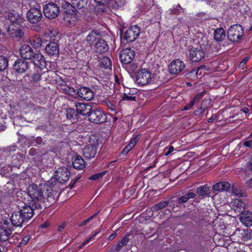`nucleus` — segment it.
Segmentation results:
<instances>
[{
    "mask_svg": "<svg viewBox=\"0 0 252 252\" xmlns=\"http://www.w3.org/2000/svg\"><path fill=\"white\" fill-rule=\"evenodd\" d=\"M140 30L137 26H133L129 28L125 32L124 39L127 42H131L134 41L139 36Z\"/></svg>",
    "mask_w": 252,
    "mask_h": 252,
    "instance_id": "obj_9",
    "label": "nucleus"
},
{
    "mask_svg": "<svg viewBox=\"0 0 252 252\" xmlns=\"http://www.w3.org/2000/svg\"><path fill=\"white\" fill-rule=\"evenodd\" d=\"M88 118L90 122L97 124H102L107 120L106 115L100 109H92Z\"/></svg>",
    "mask_w": 252,
    "mask_h": 252,
    "instance_id": "obj_5",
    "label": "nucleus"
},
{
    "mask_svg": "<svg viewBox=\"0 0 252 252\" xmlns=\"http://www.w3.org/2000/svg\"><path fill=\"white\" fill-rule=\"evenodd\" d=\"M97 213L94 214L92 216L90 217L89 218L87 219L86 220H84L85 222L86 223V224L89 223L90 221L92 220V219L96 215Z\"/></svg>",
    "mask_w": 252,
    "mask_h": 252,
    "instance_id": "obj_63",
    "label": "nucleus"
},
{
    "mask_svg": "<svg viewBox=\"0 0 252 252\" xmlns=\"http://www.w3.org/2000/svg\"><path fill=\"white\" fill-rule=\"evenodd\" d=\"M151 80V74L145 68L140 69L136 76V81L139 85L144 86L148 84Z\"/></svg>",
    "mask_w": 252,
    "mask_h": 252,
    "instance_id": "obj_10",
    "label": "nucleus"
},
{
    "mask_svg": "<svg viewBox=\"0 0 252 252\" xmlns=\"http://www.w3.org/2000/svg\"><path fill=\"white\" fill-rule=\"evenodd\" d=\"M71 2L75 8L81 9L87 5V0H71Z\"/></svg>",
    "mask_w": 252,
    "mask_h": 252,
    "instance_id": "obj_37",
    "label": "nucleus"
},
{
    "mask_svg": "<svg viewBox=\"0 0 252 252\" xmlns=\"http://www.w3.org/2000/svg\"><path fill=\"white\" fill-rule=\"evenodd\" d=\"M11 234V230L5 226L0 227V241H5Z\"/></svg>",
    "mask_w": 252,
    "mask_h": 252,
    "instance_id": "obj_30",
    "label": "nucleus"
},
{
    "mask_svg": "<svg viewBox=\"0 0 252 252\" xmlns=\"http://www.w3.org/2000/svg\"><path fill=\"white\" fill-rule=\"evenodd\" d=\"M244 145L248 147H251L252 145V140H249L246 141L244 143Z\"/></svg>",
    "mask_w": 252,
    "mask_h": 252,
    "instance_id": "obj_60",
    "label": "nucleus"
},
{
    "mask_svg": "<svg viewBox=\"0 0 252 252\" xmlns=\"http://www.w3.org/2000/svg\"><path fill=\"white\" fill-rule=\"evenodd\" d=\"M70 173L66 167L59 168L56 171V180L60 183H63L69 179Z\"/></svg>",
    "mask_w": 252,
    "mask_h": 252,
    "instance_id": "obj_13",
    "label": "nucleus"
},
{
    "mask_svg": "<svg viewBox=\"0 0 252 252\" xmlns=\"http://www.w3.org/2000/svg\"><path fill=\"white\" fill-rule=\"evenodd\" d=\"M94 48L96 52L103 54L107 51L109 46L105 40L100 38L94 43Z\"/></svg>",
    "mask_w": 252,
    "mask_h": 252,
    "instance_id": "obj_22",
    "label": "nucleus"
},
{
    "mask_svg": "<svg viewBox=\"0 0 252 252\" xmlns=\"http://www.w3.org/2000/svg\"><path fill=\"white\" fill-rule=\"evenodd\" d=\"M100 65L105 68H110L112 66L111 60L107 57H103L101 59Z\"/></svg>",
    "mask_w": 252,
    "mask_h": 252,
    "instance_id": "obj_39",
    "label": "nucleus"
},
{
    "mask_svg": "<svg viewBox=\"0 0 252 252\" xmlns=\"http://www.w3.org/2000/svg\"><path fill=\"white\" fill-rule=\"evenodd\" d=\"M11 221L15 226H21L26 222L19 211L14 212L11 216Z\"/></svg>",
    "mask_w": 252,
    "mask_h": 252,
    "instance_id": "obj_18",
    "label": "nucleus"
},
{
    "mask_svg": "<svg viewBox=\"0 0 252 252\" xmlns=\"http://www.w3.org/2000/svg\"><path fill=\"white\" fill-rule=\"evenodd\" d=\"M135 94L130 91L128 93H125L123 96V99L124 100L127 101H135L136 100Z\"/></svg>",
    "mask_w": 252,
    "mask_h": 252,
    "instance_id": "obj_41",
    "label": "nucleus"
},
{
    "mask_svg": "<svg viewBox=\"0 0 252 252\" xmlns=\"http://www.w3.org/2000/svg\"><path fill=\"white\" fill-rule=\"evenodd\" d=\"M137 141V138L135 137L130 143L123 150L122 153L123 155H126L130 151L135 145Z\"/></svg>",
    "mask_w": 252,
    "mask_h": 252,
    "instance_id": "obj_36",
    "label": "nucleus"
},
{
    "mask_svg": "<svg viewBox=\"0 0 252 252\" xmlns=\"http://www.w3.org/2000/svg\"><path fill=\"white\" fill-rule=\"evenodd\" d=\"M31 44L34 48L38 49L42 45V41L40 37L36 36L30 40Z\"/></svg>",
    "mask_w": 252,
    "mask_h": 252,
    "instance_id": "obj_38",
    "label": "nucleus"
},
{
    "mask_svg": "<svg viewBox=\"0 0 252 252\" xmlns=\"http://www.w3.org/2000/svg\"><path fill=\"white\" fill-rule=\"evenodd\" d=\"M32 79L34 81L38 82L41 80V75L38 73H34L32 74Z\"/></svg>",
    "mask_w": 252,
    "mask_h": 252,
    "instance_id": "obj_55",
    "label": "nucleus"
},
{
    "mask_svg": "<svg viewBox=\"0 0 252 252\" xmlns=\"http://www.w3.org/2000/svg\"><path fill=\"white\" fill-rule=\"evenodd\" d=\"M45 51L50 56L57 57L59 53V47L55 42H50L46 46Z\"/></svg>",
    "mask_w": 252,
    "mask_h": 252,
    "instance_id": "obj_19",
    "label": "nucleus"
},
{
    "mask_svg": "<svg viewBox=\"0 0 252 252\" xmlns=\"http://www.w3.org/2000/svg\"><path fill=\"white\" fill-rule=\"evenodd\" d=\"M247 184L252 189V177L247 182Z\"/></svg>",
    "mask_w": 252,
    "mask_h": 252,
    "instance_id": "obj_64",
    "label": "nucleus"
},
{
    "mask_svg": "<svg viewBox=\"0 0 252 252\" xmlns=\"http://www.w3.org/2000/svg\"><path fill=\"white\" fill-rule=\"evenodd\" d=\"M104 103L112 111H115L116 110V106L111 103L109 100H106Z\"/></svg>",
    "mask_w": 252,
    "mask_h": 252,
    "instance_id": "obj_50",
    "label": "nucleus"
},
{
    "mask_svg": "<svg viewBox=\"0 0 252 252\" xmlns=\"http://www.w3.org/2000/svg\"><path fill=\"white\" fill-rule=\"evenodd\" d=\"M20 53L22 58L26 60L31 59L34 54L33 50L27 44L22 46Z\"/></svg>",
    "mask_w": 252,
    "mask_h": 252,
    "instance_id": "obj_20",
    "label": "nucleus"
},
{
    "mask_svg": "<svg viewBox=\"0 0 252 252\" xmlns=\"http://www.w3.org/2000/svg\"><path fill=\"white\" fill-rule=\"evenodd\" d=\"M194 197L195 194L193 192H189L179 197L178 201L179 204H183L187 202L189 199L193 198Z\"/></svg>",
    "mask_w": 252,
    "mask_h": 252,
    "instance_id": "obj_35",
    "label": "nucleus"
},
{
    "mask_svg": "<svg viewBox=\"0 0 252 252\" xmlns=\"http://www.w3.org/2000/svg\"><path fill=\"white\" fill-rule=\"evenodd\" d=\"M11 163L6 162L5 165L10 167L11 169L12 167L19 168L23 162V158L21 155H16L13 156L11 158Z\"/></svg>",
    "mask_w": 252,
    "mask_h": 252,
    "instance_id": "obj_26",
    "label": "nucleus"
},
{
    "mask_svg": "<svg viewBox=\"0 0 252 252\" xmlns=\"http://www.w3.org/2000/svg\"><path fill=\"white\" fill-rule=\"evenodd\" d=\"M194 104V103L191 100L189 104L184 107L183 110H188L190 109Z\"/></svg>",
    "mask_w": 252,
    "mask_h": 252,
    "instance_id": "obj_56",
    "label": "nucleus"
},
{
    "mask_svg": "<svg viewBox=\"0 0 252 252\" xmlns=\"http://www.w3.org/2000/svg\"><path fill=\"white\" fill-rule=\"evenodd\" d=\"M58 33L56 30L53 28H50L48 30L46 34L50 37L51 38L56 37Z\"/></svg>",
    "mask_w": 252,
    "mask_h": 252,
    "instance_id": "obj_47",
    "label": "nucleus"
},
{
    "mask_svg": "<svg viewBox=\"0 0 252 252\" xmlns=\"http://www.w3.org/2000/svg\"><path fill=\"white\" fill-rule=\"evenodd\" d=\"M96 152L97 148L95 144H88L84 147L83 150L84 157L88 159L94 158Z\"/></svg>",
    "mask_w": 252,
    "mask_h": 252,
    "instance_id": "obj_17",
    "label": "nucleus"
},
{
    "mask_svg": "<svg viewBox=\"0 0 252 252\" xmlns=\"http://www.w3.org/2000/svg\"><path fill=\"white\" fill-rule=\"evenodd\" d=\"M76 111L83 116H89L91 112L92 107L91 105L85 103L77 102L75 103Z\"/></svg>",
    "mask_w": 252,
    "mask_h": 252,
    "instance_id": "obj_16",
    "label": "nucleus"
},
{
    "mask_svg": "<svg viewBox=\"0 0 252 252\" xmlns=\"http://www.w3.org/2000/svg\"><path fill=\"white\" fill-rule=\"evenodd\" d=\"M5 18L8 24H15L22 21L19 15L15 11L6 12L5 14Z\"/></svg>",
    "mask_w": 252,
    "mask_h": 252,
    "instance_id": "obj_24",
    "label": "nucleus"
},
{
    "mask_svg": "<svg viewBox=\"0 0 252 252\" xmlns=\"http://www.w3.org/2000/svg\"><path fill=\"white\" fill-rule=\"evenodd\" d=\"M130 236L129 233L126 235L122 239V240L120 241L118 244L116 245L115 247V250L117 251H120L122 248L126 246L128 242H129V237Z\"/></svg>",
    "mask_w": 252,
    "mask_h": 252,
    "instance_id": "obj_33",
    "label": "nucleus"
},
{
    "mask_svg": "<svg viewBox=\"0 0 252 252\" xmlns=\"http://www.w3.org/2000/svg\"><path fill=\"white\" fill-rule=\"evenodd\" d=\"M174 148L173 146L166 147L164 149L165 156H168L174 151Z\"/></svg>",
    "mask_w": 252,
    "mask_h": 252,
    "instance_id": "obj_54",
    "label": "nucleus"
},
{
    "mask_svg": "<svg viewBox=\"0 0 252 252\" xmlns=\"http://www.w3.org/2000/svg\"><path fill=\"white\" fill-rule=\"evenodd\" d=\"M78 96L86 101L91 100L94 96L93 91L86 87H81L77 91Z\"/></svg>",
    "mask_w": 252,
    "mask_h": 252,
    "instance_id": "obj_14",
    "label": "nucleus"
},
{
    "mask_svg": "<svg viewBox=\"0 0 252 252\" xmlns=\"http://www.w3.org/2000/svg\"><path fill=\"white\" fill-rule=\"evenodd\" d=\"M206 48L204 45L192 46L189 49V59L193 62H198L202 60L205 56Z\"/></svg>",
    "mask_w": 252,
    "mask_h": 252,
    "instance_id": "obj_3",
    "label": "nucleus"
},
{
    "mask_svg": "<svg viewBox=\"0 0 252 252\" xmlns=\"http://www.w3.org/2000/svg\"><path fill=\"white\" fill-rule=\"evenodd\" d=\"M13 68L18 73H23L29 69V63L23 59H19L15 62Z\"/></svg>",
    "mask_w": 252,
    "mask_h": 252,
    "instance_id": "obj_15",
    "label": "nucleus"
},
{
    "mask_svg": "<svg viewBox=\"0 0 252 252\" xmlns=\"http://www.w3.org/2000/svg\"><path fill=\"white\" fill-rule=\"evenodd\" d=\"M169 203V201H165L156 204L154 206L155 210L162 209L167 207Z\"/></svg>",
    "mask_w": 252,
    "mask_h": 252,
    "instance_id": "obj_42",
    "label": "nucleus"
},
{
    "mask_svg": "<svg viewBox=\"0 0 252 252\" xmlns=\"http://www.w3.org/2000/svg\"><path fill=\"white\" fill-rule=\"evenodd\" d=\"M100 38V32L97 31L93 30L86 37V40L90 44H93Z\"/></svg>",
    "mask_w": 252,
    "mask_h": 252,
    "instance_id": "obj_28",
    "label": "nucleus"
},
{
    "mask_svg": "<svg viewBox=\"0 0 252 252\" xmlns=\"http://www.w3.org/2000/svg\"><path fill=\"white\" fill-rule=\"evenodd\" d=\"M8 62L7 58L3 56H0V71H2L7 68Z\"/></svg>",
    "mask_w": 252,
    "mask_h": 252,
    "instance_id": "obj_40",
    "label": "nucleus"
},
{
    "mask_svg": "<svg viewBox=\"0 0 252 252\" xmlns=\"http://www.w3.org/2000/svg\"><path fill=\"white\" fill-rule=\"evenodd\" d=\"M30 197L29 204L35 208H46L54 201L53 189L48 184L41 183L39 185L32 184L27 189Z\"/></svg>",
    "mask_w": 252,
    "mask_h": 252,
    "instance_id": "obj_1",
    "label": "nucleus"
},
{
    "mask_svg": "<svg viewBox=\"0 0 252 252\" xmlns=\"http://www.w3.org/2000/svg\"><path fill=\"white\" fill-rule=\"evenodd\" d=\"M214 35L216 40L221 41L225 38V32L222 28H218L214 31Z\"/></svg>",
    "mask_w": 252,
    "mask_h": 252,
    "instance_id": "obj_32",
    "label": "nucleus"
},
{
    "mask_svg": "<svg viewBox=\"0 0 252 252\" xmlns=\"http://www.w3.org/2000/svg\"><path fill=\"white\" fill-rule=\"evenodd\" d=\"M109 0H94V1L98 4H105L107 3Z\"/></svg>",
    "mask_w": 252,
    "mask_h": 252,
    "instance_id": "obj_59",
    "label": "nucleus"
},
{
    "mask_svg": "<svg viewBox=\"0 0 252 252\" xmlns=\"http://www.w3.org/2000/svg\"><path fill=\"white\" fill-rule=\"evenodd\" d=\"M186 65L184 63L176 59L172 61L169 65V71L171 75H180L184 73Z\"/></svg>",
    "mask_w": 252,
    "mask_h": 252,
    "instance_id": "obj_7",
    "label": "nucleus"
},
{
    "mask_svg": "<svg viewBox=\"0 0 252 252\" xmlns=\"http://www.w3.org/2000/svg\"><path fill=\"white\" fill-rule=\"evenodd\" d=\"M73 167L77 169H82L85 168V161L80 156H76L73 157L72 160Z\"/></svg>",
    "mask_w": 252,
    "mask_h": 252,
    "instance_id": "obj_29",
    "label": "nucleus"
},
{
    "mask_svg": "<svg viewBox=\"0 0 252 252\" xmlns=\"http://www.w3.org/2000/svg\"><path fill=\"white\" fill-rule=\"evenodd\" d=\"M209 187L207 185H204L197 188L196 192L201 198H204L210 195Z\"/></svg>",
    "mask_w": 252,
    "mask_h": 252,
    "instance_id": "obj_31",
    "label": "nucleus"
},
{
    "mask_svg": "<svg viewBox=\"0 0 252 252\" xmlns=\"http://www.w3.org/2000/svg\"><path fill=\"white\" fill-rule=\"evenodd\" d=\"M28 21L31 24H37L42 19V11L39 7H32L27 13Z\"/></svg>",
    "mask_w": 252,
    "mask_h": 252,
    "instance_id": "obj_4",
    "label": "nucleus"
},
{
    "mask_svg": "<svg viewBox=\"0 0 252 252\" xmlns=\"http://www.w3.org/2000/svg\"><path fill=\"white\" fill-rule=\"evenodd\" d=\"M244 35V29L238 24L231 26L227 31V36L229 40L233 42H239Z\"/></svg>",
    "mask_w": 252,
    "mask_h": 252,
    "instance_id": "obj_2",
    "label": "nucleus"
},
{
    "mask_svg": "<svg viewBox=\"0 0 252 252\" xmlns=\"http://www.w3.org/2000/svg\"><path fill=\"white\" fill-rule=\"evenodd\" d=\"M222 183L219 182L214 185L212 187V189L214 191H222Z\"/></svg>",
    "mask_w": 252,
    "mask_h": 252,
    "instance_id": "obj_51",
    "label": "nucleus"
},
{
    "mask_svg": "<svg viewBox=\"0 0 252 252\" xmlns=\"http://www.w3.org/2000/svg\"><path fill=\"white\" fill-rule=\"evenodd\" d=\"M232 193L237 196H242L243 193L241 192L240 189L238 187L237 185H233L232 186L231 189Z\"/></svg>",
    "mask_w": 252,
    "mask_h": 252,
    "instance_id": "obj_44",
    "label": "nucleus"
},
{
    "mask_svg": "<svg viewBox=\"0 0 252 252\" xmlns=\"http://www.w3.org/2000/svg\"><path fill=\"white\" fill-rule=\"evenodd\" d=\"M32 58L35 66L41 69L46 67V63L43 56L41 53H38L33 54Z\"/></svg>",
    "mask_w": 252,
    "mask_h": 252,
    "instance_id": "obj_21",
    "label": "nucleus"
},
{
    "mask_svg": "<svg viewBox=\"0 0 252 252\" xmlns=\"http://www.w3.org/2000/svg\"><path fill=\"white\" fill-rule=\"evenodd\" d=\"M222 183V191H227L230 188V184L227 182H221Z\"/></svg>",
    "mask_w": 252,
    "mask_h": 252,
    "instance_id": "obj_53",
    "label": "nucleus"
},
{
    "mask_svg": "<svg viewBox=\"0 0 252 252\" xmlns=\"http://www.w3.org/2000/svg\"><path fill=\"white\" fill-rule=\"evenodd\" d=\"M43 13L46 18L50 19H54L60 13L59 6L55 3L50 2L44 6Z\"/></svg>",
    "mask_w": 252,
    "mask_h": 252,
    "instance_id": "obj_6",
    "label": "nucleus"
},
{
    "mask_svg": "<svg viewBox=\"0 0 252 252\" xmlns=\"http://www.w3.org/2000/svg\"><path fill=\"white\" fill-rule=\"evenodd\" d=\"M206 93L205 91L198 93L194 97L192 101L195 103V102H198L202 97L203 94Z\"/></svg>",
    "mask_w": 252,
    "mask_h": 252,
    "instance_id": "obj_48",
    "label": "nucleus"
},
{
    "mask_svg": "<svg viewBox=\"0 0 252 252\" xmlns=\"http://www.w3.org/2000/svg\"><path fill=\"white\" fill-rule=\"evenodd\" d=\"M42 209L41 208H35L32 205H26L23 206L20 210L22 217L25 219L26 222H28L33 216L34 214V210Z\"/></svg>",
    "mask_w": 252,
    "mask_h": 252,
    "instance_id": "obj_12",
    "label": "nucleus"
},
{
    "mask_svg": "<svg viewBox=\"0 0 252 252\" xmlns=\"http://www.w3.org/2000/svg\"><path fill=\"white\" fill-rule=\"evenodd\" d=\"M16 151V147L15 146H9L7 147L6 148L4 149L2 152V154L4 156H5L6 155L9 154L11 152H13Z\"/></svg>",
    "mask_w": 252,
    "mask_h": 252,
    "instance_id": "obj_46",
    "label": "nucleus"
},
{
    "mask_svg": "<svg viewBox=\"0 0 252 252\" xmlns=\"http://www.w3.org/2000/svg\"><path fill=\"white\" fill-rule=\"evenodd\" d=\"M58 2L64 12L71 15L75 14L76 9L72 3L70 4L64 0H60Z\"/></svg>",
    "mask_w": 252,
    "mask_h": 252,
    "instance_id": "obj_23",
    "label": "nucleus"
},
{
    "mask_svg": "<svg viewBox=\"0 0 252 252\" xmlns=\"http://www.w3.org/2000/svg\"><path fill=\"white\" fill-rule=\"evenodd\" d=\"M74 110L71 109H69L66 111V117L68 119L72 120L73 119L74 117Z\"/></svg>",
    "mask_w": 252,
    "mask_h": 252,
    "instance_id": "obj_52",
    "label": "nucleus"
},
{
    "mask_svg": "<svg viewBox=\"0 0 252 252\" xmlns=\"http://www.w3.org/2000/svg\"><path fill=\"white\" fill-rule=\"evenodd\" d=\"M30 240V237L29 236H26L24 237L22 240L21 244L23 245H26Z\"/></svg>",
    "mask_w": 252,
    "mask_h": 252,
    "instance_id": "obj_58",
    "label": "nucleus"
},
{
    "mask_svg": "<svg viewBox=\"0 0 252 252\" xmlns=\"http://www.w3.org/2000/svg\"><path fill=\"white\" fill-rule=\"evenodd\" d=\"M35 142L38 145L41 144V143L42 142V138L40 137H36L35 139Z\"/></svg>",
    "mask_w": 252,
    "mask_h": 252,
    "instance_id": "obj_61",
    "label": "nucleus"
},
{
    "mask_svg": "<svg viewBox=\"0 0 252 252\" xmlns=\"http://www.w3.org/2000/svg\"><path fill=\"white\" fill-rule=\"evenodd\" d=\"M204 111V109H203L202 108H199L194 111V113L196 115H200L202 114Z\"/></svg>",
    "mask_w": 252,
    "mask_h": 252,
    "instance_id": "obj_57",
    "label": "nucleus"
},
{
    "mask_svg": "<svg viewBox=\"0 0 252 252\" xmlns=\"http://www.w3.org/2000/svg\"><path fill=\"white\" fill-rule=\"evenodd\" d=\"M241 221L246 226L252 225V212L250 211H245L243 212L240 218Z\"/></svg>",
    "mask_w": 252,
    "mask_h": 252,
    "instance_id": "obj_27",
    "label": "nucleus"
},
{
    "mask_svg": "<svg viewBox=\"0 0 252 252\" xmlns=\"http://www.w3.org/2000/svg\"><path fill=\"white\" fill-rule=\"evenodd\" d=\"M230 207L236 212H242L246 206L245 203L241 199H236L231 201L230 203Z\"/></svg>",
    "mask_w": 252,
    "mask_h": 252,
    "instance_id": "obj_25",
    "label": "nucleus"
},
{
    "mask_svg": "<svg viewBox=\"0 0 252 252\" xmlns=\"http://www.w3.org/2000/svg\"><path fill=\"white\" fill-rule=\"evenodd\" d=\"M185 9L182 7L179 4L174 5L170 8L168 11L170 14H179L180 13H184Z\"/></svg>",
    "mask_w": 252,
    "mask_h": 252,
    "instance_id": "obj_34",
    "label": "nucleus"
},
{
    "mask_svg": "<svg viewBox=\"0 0 252 252\" xmlns=\"http://www.w3.org/2000/svg\"><path fill=\"white\" fill-rule=\"evenodd\" d=\"M118 230H117L114 233L111 234L108 237V239L109 240H113L115 237L117 235V231H118Z\"/></svg>",
    "mask_w": 252,
    "mask_h": 252,
    "instance_id": "obj_62",
    "label": "nucleus"
},
{
    "mask_svg": "<svg viewBox=\"0 0 252 252\" xmlns=\"http://www.w3.org/2000/svg\"><path fill=\"white\" fill-rule=\"evenodd\" d=\"M21 22L15 24H10L8 27L7 32L8 34L13 37L21 38L24 35Z\"/></svg>",
    "mask_w": 252,
    "mask_h": 252,
    "instance_id": "obj_8",
    "label": "nucleus"
},
{
    "mask_svg": "<svg viewBox=\"0 0 252 252\" xmlns=\"http://www.w3.org/2000/svg\"><path fill=\"white\" fill-rule=\"evenodd\" d=\"M99 232V231H97V232H95L90 238H88V239H87L85 241H84L82 244L80 246L79 248L80 249H81L84 246L86 245V244H87L89 242H90L92 240H93V239L94 238V237H95L97 234H98V233Z\"/></svg>",
    "mask_w": 252,
    "mask_h": 252,
    "instance_id": "obj_49",
    "label": "nucleus"
},
{
    "mask_svg": "<svg viewBox=\"0 0 252 252\" xmlns=\"http://www.w3.org/2000/svg\"><path fill=\"white\" fill-rule=\"evenodd\" d=\"M107 171H105L101 173H99L91 176L89 179L93 180H96L97 179L101 178L104 175L106 174Z\"/></svg>",
    "mask_w": 252,
    "mask_h": 252,
    "instance_id": "obj_45",
    "label": "nucleus"
},
{
    "mask_svg": "<svg viewBox=\"0 0 252 252\" xmlns=\"http://www.w3.org/2000/svg\"><path fill=\"white\" fill-rule=\"evenodd\" d=\"M64 93L69 95H73L77 93V91L72 87L65 86L63 89Z\"/></svg>",
    "mask_w": 252,
    "mask_h": 252,
    "instance_id": "obj_43",
    "label": "nucleus"
},
{
    "mask_svg": "<svg viewBox=\"0 0 252 252\" xmlns=\"http://www.w3.org/2000/svg\"><path fill=\"white\" fill-rule=\"evenodd\" d=\"M135 57L134 51L130 48L123 49L120 55L121 62L124 64H128L133 61Z\"/></svg>",
    "mask_w": 252,
    "mask_h": 252,
    "instance_id": "obj_11",
    "label": "nucleus"
}]
</instances>
